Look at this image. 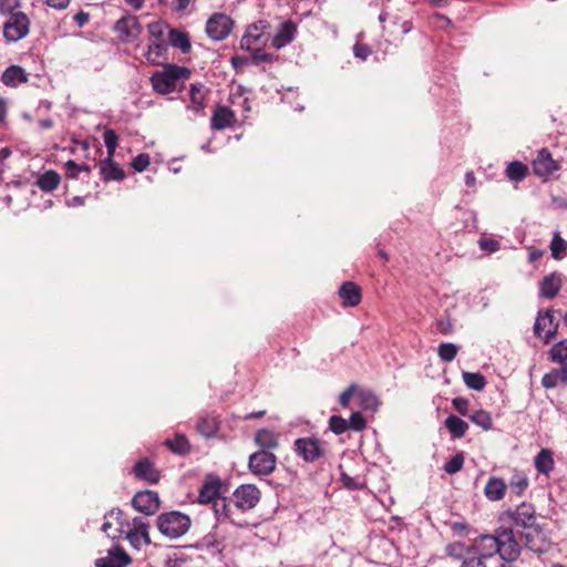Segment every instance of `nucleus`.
<instances>
[{"label":"nucleus","mask_w":567,"mask_h":567,"mask_svg":"<svg viewBox=\"0 0 567 567\" xmlns=\"http://www.w3.org/2000/svg\"><path fill=\"white\" fill-rule=\"evenodd\" d=\"M190 76V71L185 66L165 64L161 71L153 73L151 84L153 90L166 95L182 90L184 83Z\"/></svg>","instance_id":"nucleus-1"},{"label":"nucleus","mask_w":567,"mask_h":567,"mask_svg":"<svg viewBox=\"0 0 567 567\" xmlns=\"http://www.w3.org/2000/svg\"><path fill=\"white\" fill-rule=\"evenodd\" d=\"M190 527V518L177 511L163 513L157 517V528L171 539L178 538L186 534Z\"/></svg>","instance_id":"nucleus-2"},{"label":"nucleus","mask_w":567,"mask_h":567,"mask_svg":"<svg viewBox=\"0 0 567 567\" xmlns=\"http://www.w3.org/2000/svg\"><path fill=\"white\" fill-rule=\"evenodd\" d=\"M501 559L516 561L520 555V545L516 540L511 528H502L497 530Z\"/></svg>","instance_id":"nucleus-3"},{"label":"nucleus","mask_w":567,"mask_h":567,"mask_svg":"<svg viewBox=\"0 0 567 567\" xmlns=\"http://www.w3.org/2000/svg\"><path fill=\"white\" fill-rule=\"evenodd\" d=\"M295 452L306 462H315L320 458L324 449L317 437H302L295 441Z\"/></svg>","instance_id":"nucleus-4"},{"label":"nucleus","mask_w":567,"mask_h":567,"mask_svg":"<svg viewBox=\"0 0 567 567\" xmlns=\"http://www.w3.org/2000/svg\"><path fill=\"white\" fill-rule=\"evenodd\" d=\"M233 496L237 508L249 511L259 503L260 491L255 485L245 484L237 487Z\"/></svg>","instance_id":"nucleus-5"},{"label":"nucleus","mask_w":567,"mask_h":567,"mask_svg":"<svg viewBox=\"0 0 567 567\" xmlns=\"http://www.w3.org/2000/svg\"><path fill=\"white\" fill-rule=\"evenodd\" d=\"M276 456L267 451H259L250 455L249 470L256 475H269L276 468Z\"/></svg>","instance_id":"nucleus-6"},{"label":"nucleus","mask_w":567,"mask_h":567,"mask_svg":"<svg viewBox=\"0 0 567 567\" xmlns=\"http://www.w3.org/2000/svg\"><path fill=\"white\" fill-rule=\"evenodd\" d=\"M499 544H498V535H482L477 539H475L471 549H467V553L472 550L473 554L483 560H487L492 558L495 554H498Z\"/></svg>","instance_id":"nucleus-7"},{"label":"nucleus","mask_w":567,"mask_h":567,"mask_svg":"<svg viewBox=\"0 0 567 567\" xmlns=\"http://www.w3.org/2000/svg\"><path fill=\"white\" fill-rule=\"evenodd\" d=\"M557 329L558 323L555 322L551 310L538 313L534 324V332L538 338L543 339L545 343L550 342L555 337Z\"/></svg>","instance_id":"nucleus-8"},{"label":"nucleus","mask_w":567,"mask_h":567,"mask_svg":"<svg viewBox=\"0 0 567 567\" xmlns=\"http://www.w3.org/2000/svg\"><path fill=\"white\" fill-rule=\"evenodd\" d=\"M8 19L3 23V35H28L30 29V20L28 16L21 11L7 12Z\"/></svg>","instance_id":"nucleus-9"},{"label":"nucleus","mask_w":567,"mask_h":567,"mask_svg":"<svg viewBox=\"0 0 567 567\" xmlns=\"http://www.w3.org/2000/svg\"><path fill=\"white\" fill-rule=\"evenodd\" d=\"M133 527L126 533V538L135 549H142L151 544L150 525L141 517L133 518Z\"/></svg>","instance_id":"nucleus-10"},{"label":"nucleus","mask_w":567,"mask_h":567,"mask_svg":"<svg viewBox=\"0 0 567 567\" xmlns=\"http://www.w3.org/2000/svg\"><path fill=\"white\" fill-rule=\"evenodd\" d=\"M559 168L560 165L553 158L551 154L546 148L540 150L533 162V171L535 175L543 178H547Z\"/></svg>","instance_id":"nucleus-11"},{"label":"nucleus","mask_w":567,"mask_h":567,"mask_svg":"<svg viewBox=\"0 0 567 567\" xmlns=\"http://www.w3.org/2000/svg\"><path fill=\"white\" fill-rule=\"evenodd\" d=\"M504 517L511 519L516 526L523 528L536 525L535 509L530 504L523 503L515 511H507Z\"/></svg>","instance_id":"nucleus-12"},{"label":"nucleus","mask_w":567,"mask_h":567,"mask_svg":"<svg viewBox=\"0 0 567 567\" xmlns=\"http://www.w3.org/2000/svg\"><path fill=\"white\" fill-rule=\"evenodd\" d=\"M234 21L225 13H214L206 23L207 35H229L233 32Z\"/></svg>","instance_id":"nucleus-13"},{"label":"nucleus","mask_w":567,"mask_h":567,"mask_svg":"<svg viewBox=\"0 0 567 567\" xmlns=\"http://www.w3.org/2000/svg\"><path fill=\"white\" fill-rule=\"evenodd\" d=\"M132 505L136 511L152 515L159 508V498L157 493L152 491L138 492L133 497Z\"/></svg>","instance_id":"nucleus-14"},{"label":"nucleus","mask_w":567,"mask_h":567,"mask_svg":"<svg viewBox=\"0 0 567 567\" xmlns=\"http://www.w3.org/2000/svg\"><path fill=\"white\" fill-rule=\"evenodd\" d=\"M524 529L525 532L522 534V538L528 549L535 553H544L547 550L548 542L539 526L534 525Z\"/></svg>","instance_id":"nucleus-15"},{"label":"nucleus","mask_w":567,"mask_h":567,"mask_svg":"<svg viewBox=\"0 0 567 567\" xmlns=\"http://www.w3.org/2000/svg\"><path fill=\"white\" fill-rule=\"evenodd\" d=\"M261 38H240V48L251 52L250 59L254 64L268 63L274 60V55L260 48Z\"/></svg>","instance_id":"nucleus-16"},{"label":"nucleus","mask_w":567,"mask_h":567,"mask_svg":"<svg viewBox=\"0 0 567 567\" xmlns=\"http://www.w3.org/2000/svg\"><path fill=\"white\" fill-rule=\"evenodd\" d=\"M132 561L131 557L120 546H114L107 550L105 557L95 561L96 567H126Z\"/></svg>","instance_id":"nucleus-17"},{"label":"nucleus","mask_w":567,"mask_h":567,"mask_svg":"<svg viewBox=\"0 0 567 567\" xmlns=\"http://www.w3.org/2000/svg\"><path fill=\"white\" fill-rule=\"evenodd\" d=\"M221 482L219 477L215 475H208L202 487L199 488L198 502L200 504L215 503L217 498H220Z\"/></svg>","instance_id":"nucleus-18"},{"label":"nucleus","mask_w":567,"mask_h":567,"mask_svg":"<svg viewBox=\"0 0 567 567\" xmlns=\"http://www.w3.org/2000/svg\"><path fill=\"white\" fill-rule=\"evenodd\" d=\"M167 52V45L163 38H156V41L152 44H147L146 49L143 48V56L146 59V61L153 65H159L165 60H167L166 56Z\"/></svg>","instance_id":"nucleus-19"},{"label":"nucleus","mask_w":567,"mask_h":567,"mask_svg":"<svg viewBox=\"0 0 567 567\" xmlns=\"http://www.w3.org/2000/svg\"><path fill=\"white\" fill-rule=\"evenodd\" d=\"M339 296L344 307H355L362 299L361 289L353 281L343 282L339 289Z\"/></svg>","instance_id":"nucleus-20"},{"label":"nucleus","mask_w":567,"mask_h":567,"mask_svg":"<svg viewBox=\"0 0 567 567\" xmlns=\"http://www.w3.org/2000/svg\"><path fill=\"white\" fill-rule=\"evenodd\" d=\"M561 288V276L558 272L547 275L539 285L540 295L547 299L555 298Z\"/></svg>","instance_id":"nucleus-21"},{"label":"nucleus","mask_w":567,"mask_h":567,"mask_svg":"<svg viewBox=\"0 0 567 567\" xmlns=\"http://www.w3.org/2000/svg\"><path fill=\"white\" fill-rule=\"evenodd\" d=\"M135 476L140 480L155 484L159 481V472L148 460L137 462L133 468Z\"/></svg>","instance_id":"nucleus-22"},{"label":"nucleus","mask_w":567,"mask_h":567,"mask_svg":"<svg viewBox=\"0 0 567 567\" xmlns=\"http://www.w3.org/2000/svg\"><path fill=\"white\" fill-rule=\"evenodd\" d=\"M100 173L104 181H122L125 177V172L113 161V156L101 161Z\"/></svg>","instance_id":"nucleus-23"},{"label":"nucleus","mask_w":567,"mask_h":567,"mask_svg":"<svg viewBox=\"0 0 567 567\" xmlns=\"http://www.w3.org/2000/svg\"><path fill=\"white\" fill-rule=\"evenodd\" d=\"M506 487V483L502 478L492 476L484 487V495L491 502L501 501L505 495Z\"/></svg>","instance_id":"nucleus-24"},{"label":"nucleus","mask_w":567,"mask_h":567,"mask_svg":"<svg viewBox=\"0 0 567 567\" xmlns=\"http://www.w3.org/2000/svg\"><path fill=\"white\" fill-rule=\"evenodd\" d=\"M1 81L7 86L17 87L28 81V75L21 66L11 65L2 73Z\"/></svg>","instance_id":"nucleus-25"},{"label":"nucleus","mask_w":567,"mask_h":567,"mask_svg":"<svg viewBox=\"0 0 567 567\" xmlns=\"http://www.w3.org/2000/svg\"><path fill=\"white\" fill-rule=\"evenodd\" d=\"M235 115L233 111L226 106H218L212 116V127L214 130H224L233 125Z\"/></svg>","instance_id":"nucleus-26"},{"label":"nucleus","mask_w":567,"mask_h":567,"mask_svg":"<svg viewBox=\"0 0 567 567\" xmlns=\"http://www.w3.org/2000/svg\"><path fill=\"white\" fill-rule=\"evenodd\" d=\"M114 29L120 33V35H140L142 33L138 19L134 16H127L120 19L115 23Z\"/></svg>","instance_id":"nucleus-27"},{"label":"nucleus","mask_w":567,"mask_h":567,"mask_svg":"<svg viewBox=\"0 0 567 567\" xmlns=\"http://www.w3.org/2000/svg\"><path fill=\"white\" fill-rule=\"evenodd\" d=\"M190 95V104L187 105V109L199 112L205 107L206 100V89L205 85L200 83H194L190 85L189 90Z\"/></svg>","instance_id":"nucleus-28"},{"label":"nucleus","mask_w":567,"mask_h":567,"mask_svg":"<svg viewBox=\"0 0 567 567\" xmlns=\"http://www.w3.org/2000/svg\"><path fill=\"white\" fill-rule=\"evenodd\" d=\"M60 182L61 177L55 171H47L38 177L35 185L41 190L50 193L58 188Z\"/></svg>","instance_id":"nucleus-29"},{"label":"nucleus","mask_w":567,"mask_h":567,"mask_svg":"<svg viewBox=\"0 0 567 567\" xmlns=\"http://www.w3.org/2000/svg\"><path fill=\"white\" fill-rule=\"evenodd\" d=\"M534 464L538 473L548 475L555 464L553 453L547 449L540 450L534 460Z\"/></svg>","instance_id":"nucleus-30"},{"label":"nucleus","mask_w":567,"mask_h":567,"mask_svg":"<svg viewBox=\"0 0 567 567\" xmlns=\"http://www.w3.org/2000/svg\"><path fill=\"white\" fill-rule=\"evenodd\" d=\"M445 427L449 430L453 439H461L465 435L468 425L458 416L451 414L445 420Z\"/></svg>","instance_id":"nucleus-31"},{"label":"nucleus","mask_w":567,"mask_h":567,"mask_svg":"<svg viewBox=\"0 0 567 567\" xmlns=\"http://www.w3.org/2000/svg\"><path fill=\"white\" fill-rule=\"evenodd\" d=\"M359 406L363 412L375 413L379 409L380 401L378 396L370 391H361L358 394Z\"/></svg>","instance_id":"nucleus-32"},{"label":"nucleus","mask_w":567,"mask_h":567,"mask_svg":"<svg viewBox=\"0 0 567 567\" xmlns=\"http://www.w3.org/2000/svg\"><path fill=\"white\" fill-rule=\"evenodd\" d=\"M255 441L264 449H276L278 446L277 434L268 429L257 431Z\"/></svg>","instance_id":"nucleus-33"},{"label":"nucleus","mask_w":567,"mask_h":567,"mask_svg":"<svg viewBox=\"0 0 567 567\" xmlns=\"http://www.w3.org/2000/svg\"><path fill=\"white\" fill-rule=\"evenodd\" d=\"M529 485L528 477L523 472H515L509 481V489L516 496H522Z\"/></svg>","instance_id":"nucleus-34"},{"label":"nucleus","mask_w":567,"mask_h":567,"mask_svg":"<svg viewBox=\"0 0 567 567\" xmlns=\"http://www.w3.org/2000/svg\"><path fill=\"white\" fill-rule=\"evenodd\" d=\"M197 430L206 437L214 436L218 431V422L214 416H202L197 422Z\"/></svg>","instance_id":"nucleus-35"},{"label":"nucleus","mask_w":567,"mask_h":567,"mask_svg":"<svg viewBox=\"0 0 567 567\" xmlns=\"http://www.w3.org/2000/svg\"><path fill=\"white\" fill-rule=\"evenodd\" d=\"M213 511L216 516L217 522L221 523L224 520H230L231 513H230V505L227 503V499L225 497L217 498L215 503H213Z\"/></svg>","instance_id":"nucleus-36"},{"label":"nucleus","mask_w":567,"mask_h":567,"mask_svg":"<svg viewBox=\"0 0 567 567\" xmlns=\"http://www.w3.org/2000/svg\"><path fill=\"white\" fill-rule=\"evenodd\" d=\"M462 378L466 386L475 391L484 390L487 383L485 377L478 372H463Z\"/></svg>","instance_id":"nucleus-37"},{"label":"nucleus","mask_w":567,"mask_h":567,"mask_svg":"<svg viewBox=\"0 0 567 567\" xmlns=\"http://www.w3.org/2000/svg\"><path fill=\"white\" fill-rule=\"evenodd\" d=\"M527 172H528L527 166L525 164H523L522 162H517V161L512 162L506 168L507 177L514 182L523 181L526 177Z\"/></svg>","instance_id":"nucleus-38"},{"label":"nucleus","mask_w":567,"mask_h":567,"mask_svg":"<svg viewBox=\"0 0 567 567\" xmlns=\"http://www.w3.org/2000/svg\"><path fill=\"white\" fill-rule=\"evenodd\" d=\"M549 359L556 363L567 362V339L554 344L549 352Z\"/></svg>","instance_id":"nucleus-39"},{"label":"nucleus","mask_w":567,"mask_h":567,"mask_svg":"<svg viewBox=\"0 0 567 567\" xmlns=\"http://www.w3.org/2000/svg\"><path fill=\"white\" fill-rule=\"evenodd\" d=\"M468 417L474 424L482 427L484 431L492 429L491 414L484 410H476L470 414Z\"/></svg>","instance_id":"nucleus-40"},{"label":"nucleus","mask_w":567,"mask_h":567,"mask_svg":"<svg viewBox=\"0 0 567 567\" xmlns=\"http://www.w3.org/2000/svg\"><path fill=\"white\" fill-rule=\"evenodd\" d=\"M199 547L213 553H219L221 550V539L217 536L216 533H209L202 538L199 542Z\"/></svg>","instance_id":"nucleus-41"},{"label":"nucleus","mask_w":567,"mask_h":567,"mask_svg":"<svg viewBox=\"0 0 567 567\" xmlns=\"http://www.w3.org/2000/svg\"><path fill=\"white\" fill-rule=\"evenodd\" d=\"M458 352V347L454 343H441L437 348V354L444 362H451L455 359Z\"/></svg>","instance_id":"nucleus-42"},{"label":"nucleus","mask_w":567,"mask_h":567,"mask_svg":"<svg viewBox=\"0 0 567 567\" xmlns=\"http://www.w3.org/2000/svg\"><path fill=\"white\" fill-rule=\"evenodd\" d=\"M165 445L178 454H185L189 450L188 441L184 435H176L174 440H166Z\"/></svg>","instance_id":"nucleus-43"},{"label":"nucleus","mask_w":567,"mask_h":567,"mask_svg":"<svg viewBox=\"0 0 567 567\" xmlns=\"http://www.w3.org/2000/svg\"><path fill=\"white\" fill-rule=\"evenodd\" d=\"M567 249V241L556 233L550 243V251L554 259H561L563 254Z\"/></svg>","instance_id":"nucleus-44"},{"label":"nucleus","mask_w":567,"mask_h":567,"mask_svg":"<svg viewBox=\"0 0 567 567\" xmlns=\"http://www.w3.org/2000/svg\"><path fill=\"white\" fill-rule=\"evenodd\" d=\"M103 141L107 148V156H114L118 142L115 131L111 128L105 130L103 133Z\"/></svg>","instance_id":"nucleus-45"},{"label":"nucleus","mask_w":567,"mask_h":567,"mask_svg":"<svg viewBox=\"0 0 567 567\" xmlns=\"http://www.w3.org/2000/svg\"><path fill=\"white\" fill-rule=\"evenodd\" d=\"M66 171V177L75 179L79 177L81 172H89L90 167L86 164H78L73 159H70L64 165Z\"/></svg>","instance_id":"nucleus-46"},{"label":"nucleus","mask_w":567,"mask_h":567,"mask_svg":"<svg viewBox=\"0 0 567 567\" xmlns=\"http://www.w3.org/2000/svg\"><path fill=\"white\" fill-rule=\"evenodd\" d=\"M329 429L337 435L344 433L349 426L348 421L339 415H332L329 419Z\"/></svg>","instance_id":"nucleus-47"},{"label":"nucleus","mask_w":567,"mask_h":567,"mask_svg":"<svg viewBox=\"0 0 567 567\" xmlns=\"http://www.w3.org/2000/svg\"><path fill=\"white\" fill-rule=\"evenodd\" d=\"M464 465V456L462 453L454 455L449 462L444 464V471L447 474H456Z\"/></svg>","instance_id":"nucleus-48"},{"label":"nucleus","mask_w":567,"mask_h":567,"mask_svg":"<svg viewBox=\"0 0 567 567\" xmlns=\"http://www.w3.org/2000/svg\"><path fill=\"white\" fill-rule=\"evenodd\" d=\"M341 482L343 485L352 491H359L362 489L365 486V483L360 477H351L350 475L342 473L341 474Z\"/></svg>","instance_id":"nucleus-49"},{"label":"nucleus","mask_w":567,"mask_h":567,"mask_svg":"<svg viewBox=\"0 0 567 567\" xmlns=\"http://www.w3.org/2000/svg\"><path fill=\"white\" fill-rule=\"evenodd\" d=\"M559 382L561 383L558 370H551L550 372L546 373L542 379V385L546 389H553Z\"/></svg>","instance_id":"nucleus-50"},{"label":"nucleus","mask_w":567,"mask_h":567,"mask_svg":"<svg viewBox=\"0 0 567 567\" xmlns=\"http://www.w3.org/2000/svg\"><path fill=\"white\" fill-rule=\"evenodd\" d=\"M348 426L353 431H362L365 429L367 422L360 412H354L348 421Z\"/></svg>","instance_id":"nucleus-51"},{"label":"nucleus","mask_w":567,"mask_h":567,"mask_svg":"<svg viewBox=\"0 0 567 567\" xmlns=\"http://www.w3.org/2000/svg\"><path fill=\"white\" fill-rule=\"evenodd\" d=\"M148 165H150V156H148V154H140L132 162V167L136 172L145 171Z\"/></svg>","instance_id":"nucleus-52"},{"label":"nucleus","mask_w":567,"mask_h":567,"mask_svg":"<svg viewBox=\"0 0 567 567\" xmlns=\"http://www.w3.org/2000/svg\"><path fill=\"white\" fill-rule=\"evenodd\" d=\"M478 245L481 249L486 250L488 252H495L499 249V243L493 238L482 237L478 240Z\"/></svg>","instance_id":"nucleus-53"},{"label":"nucleus","mask_w":567,"mask_h":567,"mask_svg":"<svg viewBox=\"0 0 567 567\" xmlns=\"http://www.w3.org/2000/svg\"><path fill=\"white\" fill-rule=\"evenodd\" d=\"M452 404L454 406V409L461 414V415H470V410H468V406H470V402L468 400L464 399V398H455L452 400Z\"/></svg>","instance_id":"nucleus-54"},{"label":"nucleus","mask_w":567,"mask_h":567,"mask_svg":"<svg viewBox=\"0 0 567 567\" xmlns=\"http://www.w3.org/2000/svg\"><path fill=\"white\" fill-rule=\"evenodd\" d=\"M357 391L355 384H351L348 386L340 395H339V403L342 408H348L350 400L352 399L353 394Z\"/></svg>","instance_id":"nucleus-55"},{"label":"nucleus","mask_w":567,"mask_h":567,"mask_svg":"<svg viewBox=\"0 0 567 567\" xmlns=\"http://www.w3.org/2000/svg\"><path fill=\"white\" fill-rule=\"evenodd\" d=\"M460 567H487L486 566V561L483 560L482 558L473 555V556H467L463 563L461 564Z\"/></svg>","instance_id":"nucleus-56"},{"label":"nucleus","mask_w":567,"mask_h":567,"mask_svg":"<svg viewBox=\"0 0 567 567\" xmlns=\"http://www.w3.org/2000/svg\"><path fill=\"white\" fill-rule=\"evenodd\" d=\"M20 7L19 0H0V12L6 14L7 12H11Z\"/></svg>","instance_id":"nucleus-57"},{"label":"nucleus","mask_w":567,"mask_h":567,"mask_svg":"<svg viewBox=\"0 0 567 567\" xmlns=\"http://www.w3.org/2000/svg\"><path fill=\"white\" fill-rule=\"evenodd\" d=\"M463 550L464 545L461 543H453L446 547L447 555L455 558H461Z\"/></svg>","instance_id":"nucleus-58"},{"label":"nucleus","mask_w":567,"mask_h":567,"mask_svg":"<svg viewBox=\"0 0 567 567\" xmlns=\"http://www.w3.org/2000/svg\"><path fill=\"white\" fill-rule=\"evenodd\" d=\"M353 52L354 55L361 60H365L371 53L369 47L362 43H355L353 47Z\"/></svg>","instance_id":"nucleus-59"},{"label":"nucleus","mask_w":567,"mask_h":567,"mask_svg":"<svg viewBox=\"0 0 567 567\" xmlns=\"http://www.w3.org/2000/svg\"><path fill=\"white\" fill-rule=\"evenodd\" d=\"M172 45L181 49L183 52H188L190 49L189 38H171Z\"/></svg>","instance_id":"nucleus-60"},{"label":"nucleus","mask_w":567,"mask_h":567,"mask_svg":"<svg viewBox=\"0 0 567 567\" xmlns=\"http://www.w3.org/2000/svg\"><path fill=\"white\" fill-rule=\"evenodd\" d=\"M267 27H268V23L266 21H262V20H260L258 22H255V23H251V24L248 25V28H247V30H246L244 35H251V33L254 31H260L262 33H266Z\"/></svg>","instance_id":"nucleus-61"},{"label":"nucleus","mask_w":567,"mask_h":567,"mask_svg":"<svg viewBox=\"0 0 567 567\" xmlns=\"http://www.w3.org/2000/svg\"><path fill=\"white\" fill-rule=\"evenodd\" d=\"M437 331L442 334H450L453 331V324L450 319H441L436 324Z\"/></svg>","instance_id":"nucleus-62"},{"label":"nucleus","mask_w":567,"mask_h":567,"mask_svg":"<svg viewBox=\"0 0 567 567\" xmlns=\"http://www.w3.org/2000/svg\"><path fill=\"white\" fill-rule=\"evenodd\" d=\"M432 23H433L434 25H436L437 28H440V29H443V30H445V31H450V30L447 29V27H450V25H451V20H450V19H447V18H446V17H444V16H441V14H436V16H434V17H433V21H432Z\"/></svg>","instance_id":"nucleus-63"},{"label":"nucleus","mask_w":567,"mask_h":567,"mask_svg":"<svg viewBox=\"0 0 567 567\" xmlns=\"http://www.w3.org/2000/svg\"><path fill=\"white\" fill-rule=\"evenodd\" d=\"M296 32V24L291 21H287L281 23V30L276 35H293Z\"/></svg>","instance_id":"nucleus-64"}]
</instances>
